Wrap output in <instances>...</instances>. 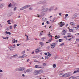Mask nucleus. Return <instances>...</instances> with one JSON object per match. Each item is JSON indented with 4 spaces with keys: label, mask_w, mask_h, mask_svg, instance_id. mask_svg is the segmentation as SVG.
Here are the masks:
<instances>
[{
    "label": "nucleus",
    "mask_w": 79,
    "mask_h": 79,
    "mask_svg": "<svg viewBox=\"0 0 79 79\" xmlns=\"http://www.w3.org/2000/svg\"><path fill=\"white\" fill-rule=\"evenodd\" d=\"M19 58H23V55L22 56H20L19 57Z\"/></svg>",
    "instance_id": "obj_51"
},
{
    "label": "nucleus",
    "mask_w": 79,
    "mask_h": 79,
    "mask_svg": "<svg viewBox=\"0 0 79 79\" xmlns=\"http://www.w3.org/2000/svg\"><path fill=\"white\" fill-rule=\"evenodd\" d=\"M68 16V14H66L65 15V17H67Z\"/></svg>",
    "instance_id": "obj_60"
},
{
    "label": "nucleus",
    "mask_w": 79,
    "mask_h": 79,
    "mask_svg": "<svg viewBox=\"0 0 79 79\" xmlns=\"http://www.w3.org/2000/svg\"><path fill=\"white\" fill-rule=\"evenodd\" d=\"M17 26V25L16 24H14V29H16V27Z\"/></svg>",
    "instance_id": "obj_31"
},
{
    "label": "nucleus",
    "mask_w": 79,
    "mask_h": 79,
    "mask_svg": "<svg viewBox=\"0 0 79 79\" xmlns=\"http://www.w3.org/2000/svg\"><path fill=\"white\" fill-rule=\"evenodd\" d=\"M66 34V31L65 30H64L62 32V35H64Z\"/></svg>",
    "instance_id": "obj_8"
},
{
    "label": "nucleus",
    "mask_w": 79,
    "mask_h": 79,
    "mask_svg": "<svg viewBox=\"0 0 79 79\" xmlns=\"http://www.w3.org/2000/svg\"><path fill=\"white\" fill-rule=\"evenodd\" d=\"M38 5H40L41 4H43V5H45V4H47V2L44 1H40L37 3Z\"/></svg>",
    "instance_id": "obj_4"
},
{
    "label": "nucleus",
    "mask_w": 79,
    "mask_h": 79,
    "mask_svg": "<svg viewBox=\"0 0 79 79\" xmlns=\"http://www.w3.org/2000/svg\"><path fill=\"white\" fill-rule=\"evenodd\" d=\"M13 43H15V40L14 39L12 40Z\"/></svg>",
    "instance_id": "obj_48"
},
{
    "label": "nucleus",
    "mask_w": 79,
    "mask_h": 79,
    "mask_svg": "<svg viewBox=\"0 0 79 79\" xmlns=\"http://www.w3.org/2000/svg\"><path fill=\"white\" fill-rule=\"evenodd\" d=\"M74 78H75L73 76L70 77L69 78V79H74Z\"/></svg>",
    "instance_id": "obj_33"
},
{
    "label": "nucleus",
    "mask_w": 79,
    "mask_h": 79,
    "mask_svg": "<svg viewBox=\"0 0 79 79\" xmlns=\"http://www.w3.org/2000/svg\"><path fill=\"white\" fill-rule=\"evenodd\" d=\"M73 31L72 30V29H69V32H73Z\"/></svg>",
    "instance_id": "obj_44"
},
{
    "label": "nucleus",
    "mask_w": 79,
    "mask_h": 79,
    "mask_svg": "<svg viewBox=\"0 0 79 79\" xmlns=\"http://www.w3.org/2000/svg\"><path fill=\"white\" fill-rule=\"evenodd\" d=\"M27 55H26L25 54H23L22 55V56H23V58H25V57H26Z\"/></svg>",
    "instance_id": "obj_35"
},
{
    "label": "nucleus",
    "mask_w": 79,
    "mask_h": 79,
    "mask_svg": "<svg viewBox=\"0 0 79 79\" xmlns=\"http://www.w3.org/2000/svg\"><path fill=\"white\" fill-rule=\"evenodd\" d=\"M29 60H30L29 59H28V60H27V62H29V61H30Z\"/></svg>",
    "instance_id": "obj_63"
},
{
    "label": "nucleus",
    "mask_w": 79,
    "mask_h": 79,
    "mask_svg": "<svg viewBox=\"0 0 79 79\" xmlns=\"http://www.w3.org/2000/svg\"><path fill=\"white\" fill-rule=\"evenodd\" d=\"M50 57H49L48 56H45V58L46 60L48 59V58H49Z\"/></svg>",
    "instance_id": "obj_29"
},
{
    "label": "nucleus",
    "mask_w": 79,
    "mask_h": 79,
    "mask_svg": "<svg viewBox=\"0 0 79 79\" xmlns=\"http://www.w3.org/2000/svg\"><path fill=\"white\" fill-rule=\"evenodd\" d=\"M76 35H79V33H77L75 34Z\"/></svg>",
    "instance_id": "obj_62"
},
{
    "label": "nucleus",
    "mask_w": 79,
    "mask_h": 79,
    "mask_svg": "<svg viewBox=\"0 0 79 79\" xmlns=\"http://www.w3.org/2000/svg\"><path fill=\"white\" fill-rule=\"evenodd\" d=\"M63 73H61L60 74L59 76H61V75H63Z\"/></svg>",
    "instance_id": "obj_53"
},
{
    "label": "nucleus",
    "mask_w": 79,
    "mask_h": 79,
    "mask_svg": "<svg viewBox=\"0 0 79 79\" xmlns=\"http://www.w3.org/2000/svg\"><path fill=\"white\" fill-rule=\"evenodd\" d=\"M9 49H10L11 51L13 50V48H14L15 47L13 46H10L8 47Z\"/></svg>",
    "instance_id": "obj_13"
},
{
    "label": "nucleus",
    "mask_w": 79,
    "mask_h": 79,
    "mask_svg": "<svg viewBox=\"0 0 79 79\" xmlns=\"http://www.w3.org/2000/svg\"><path fill=\"white\" fill-rule=\"evenodd\" d=\"M6 30L7 31H9V30H10V28L9 27L7 28Z\"/></svg>",
    "instance_id": "obj_55"
},
{
    "label": "nucleus",
    "mask_w": 79,
    "mask_h": 79,
    "mask_svg": "<svg viewBox=\"0 0 79 79\" xmlns=\"http://www.w3.org/2000/svg\"><path fill=\"white\" fill-rule=\"evenodd\" d=\"M71 75H73V73L72 72H70L69 76H71Z\"/></svg>",
    "instance_id": "obj_49"
},
{
    "label": "nucleus",
    "mask_w": 79,
    "mask_h": 79,
    "mask_svg": "<svg viewBox=\"0 0 79 79\" xmlns=\"http://www.w3.org/2000/svg\"><path fill=\"white\" fill-rule=\"evenodd\" d=\"M77 71H75L74 72L73 74H75L76 73H79V68L77 69Z\"/></svg>",
    "instance_id": "obj_17"
},
{
    "label": "nucleus",
    "mask_w": 79,
    "mask_h": 79,
    "mask_svg": "<svg viewBox=\"0 0 79 79\" xmlns=\"http://www.w3.org/2000/svg\"><path fill=\"white\" fill-rule=\"evenodd\" d=\"M4 5H5V4L4 3L0 4V8H2Z\"/></svg>",
    "instance_id": "obj_16"
},
{
    "label": "nucleus",
    "mask_w": 79,
    "mask_h": 79,
    "mask_svg": "<svg viewBox=\"0 0 79 79\" xmlns=\"http://www.w3.org/2000/svg\"><path fill=\"white\" fill-rule=\"evenodd\" d=\"M53 68H56V64H54L53 65Z\"/></svg>",
    "instance_id": "obj_37"
},
{
    "label": "nucleus",
    "mask_w": 79,
    "mask_h": 79,
    "mask_svg": "<svg viewBox=\"0 0 79 79\" xmlns=\"http://www.w3.org/2000/svg\"><path fill=\"white\" fill-rule=\"evenodd\" d=\"M8 8H10V7H11L12 6V5L11 4V3H10L8 5Z\"/></svg>",
    "instance_id": "obj_24"
},
{
    "label": "nucleus",
    "mask_w": 79,
    "mask_h": 79,
    "mask_svg": "<svg viewBox=\"0 0 79 79\" xmlns=\"http://www.w3.org/2000/svg\"><path fill=\"white\" fill-rule=\"evenodd\" d=\"M5 33L6 34H8L9 35H11V32H7V31H6Z\"/></svg>",
    "instance_id": "obj_23"
},
{
    "label": "nucleus",
    "mask_w": 79,
    "mask_h": 79,
    "mask_svg": "<svg viewBox=\"0 0 79 79\" xmlns=\"http://www.w3.org/2000/svg\"><path fill=\"white\" fill-rule=\"evenodd\" d=\"M41 40H42V41H44V40H45L46 39L45 38V37H43L41 38Z\"/></svg>",
    "instance_id": "obj_21"
},
{
    "label": "nucleus",
    "mask_w": 79,
    "mask_h": 79,
    "mask_svg": "<svg viewBox=\"0 0 79 79\" xmlns=\"http://www.w3.org/2000/svg\"><path fill=\"white\" fill-rule=\"evenodd\" d=\"M69 76V73H65L62 76V77H67Z\"/></svg>",
    "instance_id": "obj_5"
},
{
    "label": "nucleus",
    "mask_w": 79,
    "mask_h": 79,
    "mask_svg": "<svg viewBox=\"0 0 79 79\" xmlns=\"http://www.w3.org/2000/svg\"><path fill=\"white\" fill-rule=\"evenodd\" d=\"M35 68H42V67H40V66L38 65H36L35 66Z\"/></svg>",
    "instance_id": "obj_12"
},
{
    "label": "nucleus",
    "mask_w": 79,
    "mask_h": 79,
    "mask_svg": "<svg viewBox=\"0 0 79 79\" xmlns=\"http://www.w3.org/2000/svg\"><path fill=\"white\" fill-rule=\"evenodd\" d=\"M39 74V71L38 70H35L34 72V74L35 75H37Z\"/></svg>",
    "instance_id": "obj_7"
},
{
    "label": "nucleus",
    "mask_w": 79,
    "mask_h": 79,
    "mask_svg": "<svg viewBox=\"0 0 79 79\" xmlns=\"http://www.w3.org/2000/svg\"><path fill=\"white\" fill-rule=\"evenodd\" d=\"M53 8L52 7H50L49 9V12H50L51 11H52V10H53Z\"/></svg>",
    "instance_id": "obj_15"
},
{
    "label": "nucleus",
    "mask_w": 79,
    "mask_h": 79,
    "mask_svg": "<svg viewBox=\"0 0 79 79\" xmlns=\"http://www.w3.org/2000/svg\"><path fill=\"white\" fill-rule=\"evenodd\" d=\"M21 44H17V46H19V45H21Z\"/></svg>",
    "instance_id": "obj_54"
},
{
    "label": "nucleus",
    "mask_w": 79,
    "mask_h": 79,
    "mask_svg": "<svg viewBox=\"0 0 79 79\" xmlns=\"http://www.w3.org/2000/svg\"><path fill=\"white\" fill-rule=\"evenodd\" d=\"M74 79H79V76L76 77H74Z\"/></svg>",
    "instance_id": "obj_41"
},
{
    "label": "nucleus",
    "mask_w": 79,
    "mask_h": 79,
    "mask_svg": "<svg viewBox=\"0 0 79 79\" xmlns=\"http://www.w3.org/2000/svg\"><path fill=\"white\" fill-rule=\"evenodd\" d=\"M2 38V39H7V40H8V37H3Z\"/></svg>",
    "instance_id": "obj_32"
},
{
    "label": "nucleus",
    "mask_w": 79,
    "mask_h": 79,
    "mask_svg": "<svg viewBox=\"0 0 79 79\" xmlns=\"http://www.w3.org/2000/svg\"><path fill=\"white\" fill-rule=\"evenodd\" d=\"M50 48V46H48V47H47V48H48V49H49V48Z\"/></svg>",
    "instance_id": "obj_64"
},
{
    "label": "nucleus",
    "mask_w": 79,
    "mask_h": 79,
    "mask_svg": "<svg viewBox=\"0 0 79 79\" xmlns=\"http://www.w3.org/2000/svg\"><path fill=\"white\" fill-rule=\"evenodd\" d=\"M61 14H62L61 13H59V15H60V16H61Z\"/></svg>",
    "instance_id": "obj_61"
},
{
    "label": "nucleus",
    "mask_w": 79,
    "mask_h": 79,
    "mask_svg": "<svg viewBox=\"0 0 79 79\" xmlns=\"http://www.w3.org/2000/svg\"><path fill=\"white\" fill-rule=\"evenodd\" d=\"M29 10H33V8H32V7H30L29 8Z\"/></svg>",
    "instance_id": "obj_42"
},
{
    "label": "nucleus",
    "mask_w": 79,
    "mask_h": 79,
    "mask_svg": "<svg viewBox=\"0 0 79 79\" xmlns=\"http://www.w3.org/2000/svg\"><path fill=\"white\" fill-rule=\"evenodd\" d=\"M19 68L20 69V70H21V71H23V70H24V67H20Z\"/></svg>",
    "instance_id": "obj_22"
},
{
    "label": "nucleus",
    "mask_w": 79,
    "mask_h": 79,
    "mask_svg": "<svg viewBox=\"0 0 79 79\" xmlns=\"http://www.w3.org/2000/svg\"><path fill=\"white\" fill-rule=\"evenodd\" d=\"M76 42H79V39H77L76 41Z\"/></svg>",
    "instance_id": "obj_52"
},
{
    "label": "nucleus",
    "mask_w": 79,
    "mask_h": 79,
    "mask_svg": "<svg viewBox=\"0 0 79 79\" xmlns=\"http://www.w3.org/2000/svg\"><path fill=\"white\" fill-rule=\"evenodd\" d=\"M58 10V7H56L54 10L56 11V10Z\"/></svg>",
    "instance_id": "obj_56"
},
{
    "label": "nucleus",
    "mask_w": 79,
    "mask_h": 79,
    "mask_svg": "<svg viewBox=\"0 0 79 79\" xmlns=\"http://www.w3.org/2000/svg\"><path fill=\"white\" fill-rule=\"evenodd\" d=\"M11 5L12 6H15V5H16V3H15V2H13L11 3Z\"/></svg>",
    "instance_id": "obj_25"
},
{
    "label": "nucleus",
    "mask_w": 79,
    "mask_h": 79,
    "mask_svg": "<svg viewBox=\"0 0 79 79\" xmlns=\"http://www.w3.org/2000/svg\"><path fill=\"white\" fill-rule=\"evenodd\" d=\"M52 55V54L50 53H48V56H49V57H50V56H51Z\"/></svg>",
    "instance_id": "obj_47"
},
{
    "label": "nucleus",
    "mask_w": 79,
    "mask_h": 79,
    "mask_svg": "<svg viewBox=\"0 0 79 79\" xmlns=\"http://www.w3.org/2000/svg\"><path fill=\"white\" fill-rule=\"evenodd\" d=\"M38 71L39 74H41V73H43V70H38Z\"/></svg>",
    "instance_id": "obj_11"
},
{
    "label": "nucleus",
    "mask_w": 79,
    "mask_h": 79,
    "mask_svg": "<svg viewBox=\"0 0 79 79\" xmlns=\"http://www.w3.org/2000/svg\"><path fill=\"white\" fill-rule=\"evenodd\" d=\"M41 7L42 8H45V7H46V6L45 5H44L42 6Z\"/></svg>",
    "instance_id": "obj_39"
},
{
    "label": "nucleus",
    "mask_w": 79,
    "mask_h": 79,
    "mask_svg": "<svg viewBox=\"0 0 79 79\" xmlns=\"http://www.w3.org/2000/svg\"><path fill=\"white\" fill-rule=\"evenodd\" d=\"M60 35H58V36L56 35L55 37V38H56L57 39H59L60 38Z\"/></svg>",
    "instance_id": "obj_28"
},
{
    "label": "nucleus",
    "mask_w": 79,
    "mask_h": 79,
    "mask_svg": "<svg viewBox=\"0 0 79 79\" xmlns=\"http://www.w3.org/2000/svg\"><path fill=\"white\" fill-rule=\"evenodd\" d=\"M10 20H8L7 21V23H8V24H11V23H10Z\"/></svg>",
    "instance_id": "obj_34"
},
{
    "label": "nucleus",
    "mask_w": 79,
    "mask_h": 79,
    "mask_svg": "<svg viewBox=\"0 0 79 79\" xmlns=\"http://www.w3.org/2000/svg\"><path fill=\"white\" fill-rule=\"evenodd\" d=\"M59 42H62V41H63V39H60L59 40Z\"/></svg>",
    "instance_id": "obj_38"
},
{
    "label": "nucleus",
    "mask_w": 79,
    "mask_h": 79,
    "mask_svg": "<svg viewBox=\"0 0 79 79\" xmlns=\"http://www.w3.org/2000/svg\"><path fill=\"white\" fill-rule=\"evenodd\" d=\"M51 45V47L52 48H53L55 46H56V44L55 43H52L51 45Z\"/></svg>",
    "instance_id": "obj_6"
},
{
    "label": "nucleus",
    "mask_w": 79,
    "mask_h": 79,
    "mask_svg": "<svg viewBox=\"0 0 79 79\" xmlns=\"http://www.w3.org/2000/svg\"><path fill=\"white\" fill-rule=\"evenodd\" d=\"M45 13H44V12H43L41 13L40 15H39L38 14L36 15H35V17L39 18L40 17H41L42 16H45Z\"/></svg>",
    "instance_id": "obj_2"
},
{
    "label": "nucleus",
    "mask_w": 79,
    "mask_h": 79,
    "mask_svg": "<svg viewBox=\"0 0 79 79\" xmlns=\"http://www.w3.org/2000/svg\"><path fill=\"white\" fill-rule=\"evenodd\" d=\"M70 24L72 26H74V23L73 22H71L70 23Z\"/></svg>",
    "instance_id": "obj_26"
},
{
    "label": "nucleus",
    "mask_w": 79,
    "mask_h": 79,
    "mask_svg": "<svg viewBox=\"0 0 79 79\" xmlns=\"http://www.w3.org/2000/svg\"><path fill=\"white\" fill-rule=\"evenodd\" d=\"M31 71H32V69H28L26 71L27 73H30V72H31Z\"/></svg>",
    "instance_id": "obj_10"
},
{
    "label": "nucleus",
    "mask_w": 79,
    "mask_h": 79,
    "mask_svg": "<svg viewBox=\"0 0 79 79\" xmlns=\"http://www.w3.org/2000/svg\"><path fill=\"white\" fill-rule=\"evenodd\" d=\"M2 72H3V70L0 69V73H2Z\"/></svg>",
    "instance_id": "obj_57"
},
{
    "label": "nucleus",
    "mask_w": 79,
    "mask_h": 79,
    "mask_svg": "<svg viewBox=\"0 0 79 79\" xmlns=\"http://www.w3.org/2000/svg\"><path fill=\"white\" fill-rule=\"evenodd\" d=\"M48 8L45 7L44 8L41 10L42 12L43 13H45V12H47L48 11Z\"/></svg>",
    "instance_id": "obj_3"
},
{
    "label": "nucleus",
    "mask_w": 79,
    "mask_h": 79,
    "mask_svg": "<svg viewBox=\"0 0 79 79\" xmlns=\"http://www.w3.org/2000/svg\"><path fill=\"white\" fill-rule=\"evenodd\" d=\"M40 44L41 45H44V43H43L42 42H40Z\"/></svg>",
    "instance_id": "obj_40"
},
{
    "label": "nucleus",
    "mask_w": 79,
    "mask_h": 79,
    "mask_svg": "<svg viewBox=\"0 0 79 79\" xmlns=\"http://www.w3.org/2000/svg\"><path fill=\"white\" fill-rule=\"evenodd\" d=\"M47 19L45 18H43L42 19V20H46Z\"/></svg>",
    "instance_id": "obj_46"
},
{
    "label": "nucleus",
    "mask_w": 79,
    "mask_h": 79,
    "mask_svg": "<svg viewBox=\"0 0 79 79\" xmlns=\"http://www.w3.org/2000/svg\"><path fill=\"white\" fill-rule=\"evenodd\" d=\"M35 52H36V53H39V52H41V50H37L36 49Z\"/></svg>",
    "instance_id": "obj_19"
},
{
    "label": "nucleus",
    "mask_w": 79,
    "mask_h": 79,
    "mask_svg": "<svg viewBox=\"0 0 79 79\" xmlns=\"http://www.w3.org/2000/svg\"><path fill=\"white\" fill-rule=\"evenodd\" d=\"M16 9H17V7H15L14 8V9H13L14 10V11H16Z\"/></svg>",
    "instance_id": "obj_43"
},
{
    "label": "nucleus",
    "mask_w": 79,
    "mask_h": 79,
    "mask_svg": "<svg viewBox=\"0 0 79 79\" xmlns=\"http://www.w3.org/2000/svg\"><path fill=\"white\" fill-rule=\"evenodd\" d=\"M20 69L19 68H17L15 69L16 71H19Z\"/></svg>",
    "instance_id": "obj_27"
},
{
    "label": "nucleus",
    "mask_w": 79,
    "mask_h": 79,
    "mask_svg": "<svg viewBox=\"0 0 79 79\" xmlns=\"http://www.w3.org/2000/svg\"><path fill=\"white\" fill-rule=\"evenodd\" d=\"M47 65V64L46 63H44L43 64V66H45Z\"/></svg>",
    "instance_id": "obj_36"
},
{
    "label": "nucleus",
    "mask_w": 79,
    "mask_h": 79,
    "mask_svg": "<svg viewBox=\"0 0 79 79\" xmlns=\"http://www.w3.org/2000/svg\"><path fill=\"white\" fill-rule=\"evenodd\" d=\"M64 38L66 39L67 38V36H64Z\"/></svg>",
    "instance_id": "obj_58"
},
{
    "label": "nucleus",
    "mask_w": 79,
    "mask_h": 79,
    "mask_svg": "<svg viewBox=\"0 0 79 79\" xmlns=\"http://www.w3.org/2000/svg\"><path fill=\"white\" fill-rule=\"evenodd\" d=\"M64 45V43H62L61 44H60V46L61 47L62 46V45Z\"/></svg>",
    "instance_id": "obj_50"
},
{
    "label": "nucleus",
    "mask_w": 79,
    "mask_h": 79,
    "mask_svg": "<svg viewBox=\"0 0 79 79\" xmlns=\"http://www.w3.org/2000/svg\"><path fill=\"white\" fill-rule=\"evenodd\" d=\"M77 14H74L72 17V18L73 19H74L77 18Z\"/></svg>",
    "instance_id": "obj_9"
},
{
    "label": "nucleus",
    "mask_w": 79,
    "mask_h": 79,
    "mask_svg": "<svg viewBox=\"0 0 79 79\" xmlns=\"http://www.w3.org/2000/svg\"><path fill=\"white\" fill-rule=\"evenodd\" d=\"M31 6V5H27L24 6L21 8H20V10H24L25 9H26L27 8H29V7H30Z\"/></svg>",
    "instance_id": "obj_1"
},
{
    "label": "nucleus",
    "mask_w": 79,
    "mask_h": 79,
    "mask_svg": "<svg viewBox=\"0 0 79 79\" xmlns=\"http://www.w3.org/2000/svg\"><path fill=\"white\" fill-rule=\"evenodd\" d=\"M18 56V54H15L13 56H11V58H13V57H16V56Z\"/></svg>",
    "instance_id": "obj_20"
},
{
    "label": "nucleus",
    "mask_w": 79,
    "mask_h": 79,
    "mask_svg": "<svg viewBox=\"0 0 79 79\" xmlns=\"http://www.w3.org/2000/svg\"><path fill=\"white\" fill-rule=\"evenodd\" d=\"M24 53H25V51H23L21 52V54H24Z\"/></svg>",
    "instance_id": "obj_45"
},
{
    "label": "nucleus",
    "mask_w": 79,
    "mask_h": 79,
    "mask_svg": "<svg viewBox=\"0 0 79 79\" xmlns=\"http://www.w3.org/2000/svg\"><path fill=\"white\" fill-rule=\"evenodd\" d=\"M49 33V34H48V36H49V37H51V38H52V37H53V36L52 35H50V33Z\"/></svg>",
    "instance_id": "obj_30"
},
{
    "label": "nucleus",
    "mask_w": 79,
    "mask_h": 79,
    "mask_svg": "<svg viewBox=\"0 0 79 79\" xmlns=\"http://www.w3.org/2000/svg\"><path fill=\"white\" fill-rule=\"evenodd\" d=\"M52 38H51L49 40H48V42H46V43L48 44V43H50V42H51L52 41Z\"/></svg>",
    "instance_id": "obj_18"
},
{
    "label": "nucleus",
    "mask_w": 79,
    "mask_h": 79,
    "mask_svg": "<svg viewBox=\"0 0 79 79\" xmlns=\"http://www.w3.org/2000/svg\"><path fill=\"white\" fill-rule=\"evenodd\" d=\"M10 28L11 29H12V26H10Z\"/></svg>",
    "instance_id": "obj_59"
},
{
    "label": "nucleus",
    "mask_w": 79,
    "mask_h": 79,
    "mask_svg": "<svg viewBox=\"0 0 79 79\" xmlns=\"http://www.w3.org/2000/svg\"><path fill=\"white\" fill-rule=\"evenodd\" d=\"M60 24H61L60 26V27H62L63 26H64V23H63V22H60Z\"/></svg>",
    "instance_id": "obj_14"
}]
</instances>
